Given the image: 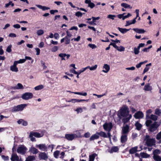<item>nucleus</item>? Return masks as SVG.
Segmentation results:
<instances>
[{
	"label": "nucleus",
	"mask_w": 161,
	"mask_h": 161,
	"mask_svg": "<svg viewBox=\"0 0 161 161\" xmlns=\"http://www.w3.org/2000/svg\"><path fill=\"white\" fill-rule=\"evenodd\" d=\"M161 153V151L158 149H156L154 150L153 152V156L158 155Z\"/></svg>",
	"instance_id": "e433bc0d"
},
{
	"label": "nucleus",
	"mask_w": 161,
	"mask_h": 161,
	"mask_svg": "<svg viewBox=\"0 0 161 161\" xmlns=\"http://www.w3.org/2000/svg\"><path fill=\"white\" fill-rule=\"evenodd\" d=\"M97 67V65L96 64L94 66H93L91 68H90V70H95Z\"/></svg>",
	"instance_id": "5fc2aeb1"
},
{
	"label": "nucleus",
	"mask_w": 161,
	"mask_h": 161,
	"mask_svg": "<svg viewBox=\"0 0 161 161\" xmlns=\"http://www.w3.org/2000/svg\"><path fill=\"white\" fill-rule=\"evenodd\" d=\"M116 49L119 52H122L125 51V48L123 46H121L119 47H118Z\"/></svg>",
	"instance_id": "a18cd8bd"
},
{
	"label": "nucleus",
	"mask_w": 161,
	"mask_h": 161,
	"mask_svg": "<svg viewBox=\"0 0 161 161\" xmlns=\"http://www.w3.org/2000/svg\"><path fill=\"white\" fill-rule=\"evenodd\" d=\"M33 136H33V135H31V133H30V135H29V137L30 138L32 142L35 141L36 139L34 137H33Z\"/></svg>",
	"instance_id": "4d7b16f0"
},
{
	"label": "nucleus",
	"mask_w": 161,
	"mask_h": 161,
	"mask_svg": "<svg viewBox=\"0 0 161 161\" xmlns=\"http://www.w3.org/2000/svg\"><path fill=\"white\" fill-rule=\"evenodd\" d=\"M66 53H61L59 54L58 56L62 58V60H65V59L64 57H66Z\"/></svg>",
	"instance_id": "c03bdc74"
},
{
	"label": "nucleus",
	"mask_w": 161,
	"mask_h": 161,
	"mask_svg": "<svg viewBox=\"0 0 161 161\" xmlns=\"http://www.w3.org/2000/svg\"><path fill=\"white\" fill-rule=\"evenodd\" d=\"M58 12V10H52L50 11V13L51 14H54L55 13Z\"/></svg>",
	"instance_id": "774afa93"
},
{
	"label": "nucleus",
	"mask_w": 161,
	"mask_h": 161,
	"mask_svg": "<svg viewBox=\"0 0 161 161\" xmlns=\"http://www.w3.org/2000/svg\"><path fill=\"white\" fill-rule=\"evenodd\" d=\"M11 47L12 45H10L9 46H8L6 49V51L8 53L11 52L12 51L11 49Z\"/></svg>",
	"instance_id": "09e8293b"
},
{
	"label": "nucleus",
	"mask_w": 161,
	"mask_h": 161,
	"mask_svg": "<svg viewBox=\"0 0 161 161\" xmlns=\"http://www.w3.org/2000/svg\"><path fill=\"white\" fill-rule=\"evenodd\" d=\"M141 157L143 158H147L149 157L150 155L145 153H140Z\"/></svg>",
	"instance_id": "ea45409f"
},
{
	"label": "nucleus",
	"mask_w": 161,
	"mask_h": 161,
	"mask_svg": "<svg viewBox=\"0 0 161 161\" xmlns=\"http://www.w3.org/2000/svg\"><path fill=\"white\" fill-rule=\"evenodd\" d=\"M25 61V59H20L18 61H15V62L17 64H20L23 63H24Z\"/></svg>",
	"instance_id": "a19ab883"
},
{
	"label": "nucleus",
	"mask_w": 161,
	"mask_h": 161,
	"mask_svg": "<svg viewBox=\"0 0 161 161\" xmlns=\"http://www.w3.org/2000/svg\"><path fill=\"white\" fill-rule=\"evenodd\" d=\"M80 38V36H78L76 38H74L71 39V41L74 40L75 41L78 42L79 41Z\"/></svg>",
	"instance_id": "bf43d9fd"
},
{
	"label": "nucleus",
	"mask_w": 161,
	"mask_h": 161,
	"mask_svg": "<svg viewBox=\"0 0 161 161\" xmlns=\"http://www.w3.org/2000/svg\"><path fill=\"white\" fill-rule=\"evenodd\" d=\"M38 157L40 159L46 160L48 158V156L46 153L44 152H40L39 154Z\"/></svg>",
	"instance_id": "f8f14e48"
},
{
	"label": "nucleus",
	"mask_w": 161,
	"mask_h": 161,
	"mask_svg": "<svg viewBox=\"0 0 161 161\" xmlns=\"http://www.w3.org/2000/svg\"><path fill=\"white\" fill-rule=\"evenodd\" d=\"M15 89H23V85L20 83H19L17 84V86L14 87Z\"/></svg>",
	"instance_id": "f704fd0d"
},
{
	"label": "nucleus",
	"mask_w": 161,
	"mask_h": 161,
	"mask_svg": "<svg viewBox=\"0 0 161 161\" xmlns=\"http://www.w3.org/2000/svg\"><path fill=\"white\" fill-rule=\"evenodd\" d=\"M92 19L93 22H95L97 20H98L100 19V17H92Z\"/></svg>",
	"instance_id": "864d4df0"
},
{
	"label": "nucleus",
	"mask_w": 161,
	"mask_h": 161,
	"mask_svg": "<svg viewBox=\"0 0 161 161\" xmlns=\"http://www.w3.org/2000/svg\"><path fill=\"white\" fill-rule=\"evenodd\" d=\"M121 5L122 7H124L126 8H129L131 9L132 8V7H130V5L126 3H122L121 4Z\"/></svg>",
	"instance_id": "473e14b6"
},
{
	"label": "nucleus",
	"mask_w": 161,
	"mask_h": 161,
	"mask_svg": "<svg viewBox=\"0 0 161 161\" xmlns=\"http://www.w3.org/2000/svg\"><path fill=\"white\" fill-rule=\"evenodd\" d=\"M135 125L136 127V129L139 130L141 129L142 126V125L138 121L136 122Z\"/></svg>",
	"instance_id": "a878e982"
},
{
	"label": "nucleus",
	"mask_w": 161,
	"mask_h": 161,
	"mask_svg": "<svg viewBox=\"0 0 161 161\" xmlns=\"http://www.w3.org/2000/svg\"><path fill=\"white\" fill-rule=\"evenodd\" d=\"M44 32L43 30L40 29L37 31L36 33L38 36H40L43 34Z\"/></svg>",
	"instance_id": "79ce46f5"
},
{
	"label": "nucleus",
	"mask_w": 161,
	"mask_h": 161,
	"mask_svg": "<svg viewBox=\"0 0 161 161\" xmlns=\"http://www.w3.org/2000/svg\"><path fill=\"white\" fill-rule=\"evenodd\" d=\"M155 114L158 116H160L161 115V110L158 108H156L155 110Z\"/></svg>",
	"instance_id": "4c0bfd02"
},
{
	"label": "nucleus",
	"mask_w": 161,
	"mask_h": 161,
	"mask_svg": "<svg viewBox=\"0 0 161 161\" xmlns=\"http://www.w3.org/2000/svg\"><path fill=\"white\" fill-rule=\"evenodd\" d=\"M144 90L146 91H151L152 90V87L149 84H146L145 86Z\"/></svg>",
	"instance_id": "393cba45"
},
{
	"label": "nucleus",
	"mask_w": 161,
	"mask_h": 161,
	"mask_svg": "<svg viewBox=\"0 0 161 161\" xmlns=\"http://www.w3.org/2000/svg\"><path fill=\"white\" fill-rule=\"evenodd\" d=\"M30 151L33 154H36L38 153V150L35 147H32L30 149Z\"/></svg>",
	"instance_id": "412c9836"
},
{
	"label": "nucleus",
	"mask_w": 161,
	"mask_h": 161,
	"mask_svg": "<svg viewBox=\"0 0 161 161\" xmlns=\"http://www.w3.org/2000/svg\"><path fill=\"white\" fill-rule=\"evenodd\" d=\"M152 111L151 109H149L147 110L146 112V119H147L149 118V114L152 113Z\"/></svg>",
	"instance_id": "cd10ccee"
},
{
	"label": "nucleus",
	"mask_w": 161,
	"mask_h": 161,
	"mask_svg": "<svg viewBox=\"0 0 161 161\" xmlns=\"http://www.w3.org/2000/svg\"><path fill=\"white\" fill-rule=\"evenodd\" d=\"M149 69V67L147 66V65H146V67L144 69L143 73L144 74L145 73L147 72L148 70Z\"/></svg>",
	"instance_id": "6e6d98bb"
},
{
	"label": "nucleus",
	"mask_w": 161,
	"mask_h": 161,
	"mask_svg": "<svg viewBox=\"0 0 161 161\" xmlns=\"http://www.w3.org/2000/svg\"><path fill=\"white\" fill-rule=\"evenodd\" d=\"M90 134L89 132L86 133L84 135V136L86 138H88L90 136Z\"/></svg>",
	"instance_id": "13d9d810"
},
{
	"label": "nucleus",
	"mask_w": 161,
	"mask_h": 161,
	"mask_svg": "<svg viewBox=\"0 0 161 161\" xmlns=\"http://www.w3.org/2000/svg\"><path fill=\"white\" fill-rule=\"evenodd\" d=\"M67 35L65 37V44H68L70 42V37L72 34L68 31H66Z\"/></svg>",
	"instance_id": "9d476101"
},
{
	"label": "nucleus",
	"mask_w": 161,
	"mask_h": 161,
	"mask_svg": "<svg viewBox=\"0 0 161 161\" xmlns=\"http://www.w3.org/2000/svg\"><path fill=\"white\" fill-rule=\"evenodd\" d=\"M58 50V47L57 46H54L52 49V52H55L57 51Z\"/></svg>",
	"instance_id": "052dcab7"
},
{
	"label": "nucleus",
	"mask_w": 161,
	"mask_h": 161,
	"mask_svg": "<svg viewBox=\"0 0 161 161\" xmlns=\"http://www.w3.org/2000/svg\"><path fill=\"white\" fill-rule=\"evenodd\" d=\"M118 29L122 33H125L128 31L129 30L125 28H122L120 27H118Z\"/></svg>",
	"instance_id": "c756f323"
},
{
	"label": "nucleus",
	"mask_w": 161,
	"mask_h": 161,
	"mask_svg": "<svg viewBox=\"0 0 161 161\" xmlns=\"http://www.w3.org/2000/svg\"><path fill=\"white\" fill-rule=\"evenodd\" d=\"M119 150V148L117 147H112L110 150L109 151L110 153H112L113 152H116Z\"/></svg>",
	"instance_id": "b1692460"
},
{
	"label": "nucleus",
	"mask_w": 161,
	"mask_h": 161,
	"mask_svg": "<svg viewBox=\"0 0 161 161\" xmlns=\"http://www.w3.org/2000/svg\"><path fill=\"white\" fill-rule=\"evenodd\" d=\"M95 6V4L91 2V3H90L89 5H88V6L90 7L91 8H94Z\"/></svg>",
	"instance_id": "680f3d73"
},
{
	"label": "nucleus",
	"mask_w": 161,
	"mask_h": 161,
	"mask_svg": "<svg viewBox=\"0 0 161 161\" xmlns=\"http://www.w3.org/2000/svg\"><path fill=\"white\" fill-rule=\"evenodd\" d=\"M36 147L38 148L40 150L42 151H47V147L44 144H41L38 145H36Z\"/></svg>",
	"instance_id": "9b49d317"
},
{
	"label": "nucleus",
	"mask_w": 161,
	"mask_h": 161,
	"mask_svg": "<svg viewBox=\"0 0 161 161\" xmlns=\"http://www.w3.org/2000/svg\"><path fill=\"white\" fill-rule=\"evenodd\" d=\"M44 88V86L42 85H39L34 87V89L35 90L38 91Z\"/></svg>",
	"instance_id": "72a5a7b5"
},
{
	"label": "nucleus",
	"mask_w": 161,
	"mask_h": 161,
	"mask_svg": "<svg viewBox=\"0 0 161 161\" xmlns=\"http://www.w3.org/2000/svg\"><path fill=\"white\" fill-rule=\"evenodd\" d=\"M96 153H93L89 156V161H94V159L97 156Z\"/></svg>",
	"instance_id": "2f4dec72"
},
{
	"label": "nucleus",
	"mask_w": 161,
	"mask_h": 161,
	"mask_svg": "<svg viewBox=\"0 0 161 161\" xmlns=\"http://www.w3.org/2000/svg\"><path fill=\"white\" fill-rule=\"evenodd\" d=\"M10 159L11 161H19V158L16 154L13 153L12 154Z\"/></svg>",
	"instance_id": "dca6fc26"
},
{
	"label": "nucleus",
	"mask_w": 161,
	"mask_h": 161,
	"mask_svg": "<svg viewBox=\"0 0 161 161\" xmlns=\"http://www.w3.org/2000/svg\"><path fill=\"white\" fill-rule=\"evenodd\" d=\"M103 126L105 130L110 131L113 127V125L111 123H106L103 125Z\"/></svg>",
	"instance_id": "6e6552de"
},
{
	"label": "nucleus",
	"mask_w": 161,
	"mask_h": 161,
	"mask_svg": "<svg viewBox=\"0 0 161 161\" xmlns=\"http://www.w3.org/2000/svg\"><path fill=\"white\" fill-rule=\"evenodd\" d=\"M59 153L60 152L59 151H56L54 152L53 153L54 157L55 158H57L58 156Z\"/></svg>",
	"instance_id": "de8ad7c7"
},
{
	"label": "nucleus",
	"mask_w": 161,
	"mask_h": 161,
	"mask_svg": "<svg viewBox=\"0 0 161 161\" xmlns=\"http://www.w3.org/2000/svg\"><path fill=\"white\" fill-rule=\"evenodd\" d=\"M139 48L137 47V48L135 47L134 49V53L135 54H138L139 53Z\"/></svg>",
	"instance_id": "37998d69"
},
{
	"label": "nucleus",
	"mask_w": 161,
	"mask_h": 161,
	"mask_svg": "<svg viewBox=\"0 0 161 161\" xmlns=\"http://www.w3.org/2000/svg\"><path fill=\"white\" fill-rule=\"evenodd\" d=\"M27 150L26 147L23 145L19 146L17 150L18 153L21 154H25Z\"/></svg>",
	"instance_id": "20e7f679"
},
{
	"label": "nucleus",
	"mask_w": 161,
	"mask_h": 161,
	"mask_svg": "<svg viewBox=\"0 0 161 161\" xmlns=\"http://www.w3.org/2000/svg\"><path fill=\"white\" fill-rule=\"evenodd\" d=\"M99 138V136L97 132L96 134L92 135L91 137L90 138V141H93L95 139H98Z\"/></svg>",
	"instance_id": "aec40b11"
},
{
	"label": "nucleus",
	"mask_w": 161,
	"mask_h": 161,
	"mask_svg": "<svg viewBox=\"0 0 161 161\" xmlns=\"http://www.w3.org/2000/svg\"><path fill=\"white\" fill-rule=\"evenodd\" d=\"M119 112L121 116L124 118L122 121L124 124L128 122L132 117V115L129 114V109L127 106H123L120 109Z\"/></svg>",
	"instance_id": "f257e3e1"
},
{
	"label": "nucleus",
	"mask_w": 161,
	"mask_h": 161,
	"mask_svg": "<svg viewBox=\"0 0 161 161\" xmlns=\"http://www.w3.org/2000/svg\"><path fill=\"white\" fill-rule=\"evenodd\" d=\"M129 127L127 125H126L123 126L122 130V134H126L129 131Z\"/></svg>",
	"instance_id": "ddd939ff"
},
{
	"label": "nucleus",
	"mask_w": 161,
	"mask_h": 161,
	"mask_svg": "<svg viewBox=\"0 0 161 161\" xmlns=\"http://www.w3.org/2000/svg\"><path fill=\"white\" fill-rule=\"evenodd\" d=\"M13 26L14 28L16 29L19 28L20 27V25L18 24L14 25H13Z\"/></svg>",
	"instance_id": "e2e57ef3"
},
{
	"label": "nucleus",
	"mask_w": 161,
	"mask_h": 161,
	"mask_svg": "<svg viewBox=\"0 0 161 161\" xmlns=\"http://www.w3.org/2000/svg\"><path fill=\"white\" fill-rule=\"evenodd\" d=\"M158 116L157 115L154 114H152L150 115L149 118H150V119L153 121L156 122V121L158 120Z\"/></svg>",
	"instance_id": "4be33fe9"
},
{
	"label": "nucleus",
	"mask_w": 161,
	"mask_h": 161,
	"mask_svg": "<svg viewBox=\"0 0 161 161\" xmlns=\"http://www.w3.org/2000/svg\"><path fill=\"white\" fill-rule=\"evenodd\" d=\"M126 25H125V26H127L131 24H132L131 21H126Z\"/></svg>",
	"instance_id": "338daca9"
},
{
	"label": "nucleus",
	"mask_w": 161,
	"mask_h": 161,
	"mask_svg": "<svg viewBox=\"0 0 161 161\" xmlns=\"http://www.w3.org/2000/svg\"><path fill=\"white\" fill-rule=\"evenodd\" d=\"M88 46H89L90 48H92V49H94L97 48V46L95 45L94 44H89L88 45Z\"/></svg>",
	"instance_id": "8fccbe9b"
},
{
	"label": "nucleus",
	"mask_w": 161,
	"mask_h": 161,
	"mask_svg": "<svg viewBox=\"0 0 161 161\" xmlns=\"http://www.w3.org/2000/svg\"><path fill=\"white\" fill-rule=\"evenodd\" d=\"M135 69V68L134 67L132 66L131 67H128L126 68V69L128 70H134Z\"/></svg>",
	"instance_id": "69168bd1"
},
{
	"label": "nucleus",
	"mask_w": 161,
	"mask_h": 161,
	"mask_svg": "<svg viewBox=\"0 0 161 161\" xmlns=\"http://www.w3.org/2000/svg\"><path fill=\"white\" fill-rule=\"evenodd\" d=\"M33 97V94L31 92H27L23 94L21 96L22 98L24 100H28L31 99Z\"/></svg>",
	"instance_id": "39448f33"
},
{
	"label": "nucleus",
	"mask_w": 161,
	"mask_h": 161,
	"mask_svg": "<svg viewBox=\"0 0 161 161\" xmlns=\"http://www.w3.org/2000/svg\"><path fill=\"white\" fill-rule=\"evenodd\" d=\"M98 134V135H100L101 136L103 137L104 138H107L108 137L107 136V135L106 133L103 131H100L99 132H97Z\"/></svg>",
	"instance_id": "7c9ffc66"
},
{
	"label": "nucleus",
	"mask_w": 161,
	"mask_h": 161,
	"mask_svg": "<svg viewBox=\"0 0 161 161\" xmlns=\"http://www.w3.org/2000/svg\"><path fill=\"white\" fill-rule=\"evenodd\" d=\"M31 135H33V136L36 137H41L43 136V134H41L36 132H31Z\"/></svg>",
	"instance_id": "a211bd4d"
},
{
	"label": "nucleus",
	"mask_w": 161,
	"mask_h": 161,
	"mask_svg": "<svg viewBox=\"0 0 161 161\" xmlns=\"http://www.w3.org/2000/svg\"><path fill=\"white\" fill-rule=\"evenodd\" d=\"M146 121L145 122V125L147 127L149 126L152 123V121L150 118L146 119Z\"/></svg>",
	"instance_id": "bb28decb"
},
{
	"label": "nucleus",
	"mask_w": 161,
	"mask_h": 161,
	"mask_svg": "<svg viewBox=\"0 0 161 161\" xmlns=\"http://www.w3.org/2000/svg\"><path fill=\"white\" fill-rule=\"evenodd\" d=\"M83 14L80 11H78L75 13V15L78 17H81Z\"/></svg>",
	"instance_id": "3c124183"
},
{
	"label": "nucleus",
	"mask_w": 161,
	"mask_h": 161,
	"mask_svg": "<svg viewBox=\"0 0 161 161\" xmlns=\"http://www.w3.org/2000/svg\"><path fill=\"white\" fill-rule=\"evenodd\" d=\"M116 16L114 15L109 14L108 15V18L111 19L112 20H114V18L116 17Z\"/></svg>",
	"instance_id": "49530a36"
},
{
	"label": "nucleus",
	"mask_w": 161,
	"mask_h": 161,
	"mask_svg": "<svg viewBox=\"0 0 161 161\" xmlns=\"http://www.w3.org/2000/svg\"><path fill=\"white\" fill-rule=\"evenodd\" d=\"M103 68L104 69L102 70V71L104 73H107L109 71L110 67L109 65L107 64H104L103 66Z\"/></svg>",
	"instance_id": "2eb2a0df"
},
{
	"label": "nucleus",
	"mask_w": 161,
	"mask_h": 161,
	"mask_svg": "<svg viewBox=\"0 0 161 161\" xmlns=\"http://www.w3.org/2000/svg\"><path fill=\"white\" fill-rule=\"evenodd\" d=\"M2 157L4 160H8L9 159V158L8 156H5L4 155H2Z\"/></svg>",
	"instance_id": "0e129e2a"
},
{
	"label": "nucleus",
	"mask_w": 161,
	"mask_h": 161,
	"mask_svg": "<svg viewBox=\"0 0 161 161\" xmlns=\"http://www.w3.org/2000/svg\"><path fill=\"white\" fill-rule=\"evenodd\" d=\"M133 30L139 34H143L145 32L144 29H139L137 28H134Z\"/></svg>",
	"instance_id": "6ab92c4d"
},
{
	"label": "nucleus",
	"mask_w": 161,
	"mask_h": 161,
	"mask_svg": "<svg viewBox=\"0 0 161 161\" xmlns=\"http://www.w3.org/2000/svg\"><path fill=\"white\" fill-rule=\"evenodd\" d=\"M121 142L122 143L125 142L127 140V135L122 134L121 137Z\"/></svg>",
	"instance_id": "f3484780"
},
{
	"label": "nucleus",
	"mask_w": 161,
	"mask_h": 161,
	"mask_svg": "<svg viewBox=\"0 0 161 161\" xmlns=\"http://www.w3.org/2000/svg\"><path fill=\"white\" fill-rule=\"evenodd\" d=\"M80 133L79 132L78 136L75 134H68L65 135V137L68 140H72L75 138L80 137Z\"/></svg>",
	"instance_id": "423d86ee"
},
{
	"label": "nucleus",
	"mask_w": 161,
	"mask_h": 161,
	"mask_svg": "<svg viewBox=\"0 0 161 161\" xmlns=\"http://www.w3.org/2000/svg\"><path fill=\"white\" fill-rule=\"evenodd\" d=\"M159 125L157 124L156 122H154L153 124L151 125L149 128V130L153 132L156 130Z\"/></svg>",
	"instance_id": "0eeeda50"
},
{
	"label": "nucleus",
	"mask_w": 161,
	"mask_h": 161,
	"mask_svg": "<svg viewBox=\"0 0 161 161\" xmlns=\"http://www.w3.org/2000/svg\"><path fill=\"white\" fill-rule=\"evenodd\" d=\"M75 111L77 112V113L78 114L79 113L82 112H83V110L81 108H79L76 109Z\"/></svg>",
	"instance_id": "603ef678"
},
{
	"label": "nucleus",
	"mask_w": 161,
	"mask_h": 161,
	"mask_svg": "<svg viewBox=\"0 0 161 161\" xmlns=\"http://www.w3.org/2000/svg\"><path fill=\"white\" fill-rule=\"evenodd\" d=\"M138 147L137 146L133 147L130 149L129 151V153L130 154H133L136 152L137 151Z\"/></svg>",
	"instance_id": "5701e85b"
},
{
	"label": "nucleus",
	"mask_w": 161,
	"mask_h": 161,
	"mask_svg": "<svg viewBox=\"0 0 161 161\" xmlns=\"http://www.w3.org/2000/svg\"><path fill=\"white\" fill-rule=\"evenodd\" d=\"M27 106L26 104H21L14 106L12 109L13 111L14 112L22 111Z\"/></svg>",
	"instance_id": "7ed1b4c3"
},
{
	"label": "nucleus",
	"mask_w": 161,
	"mask_h": 161,
	"mask_svg": "<svg viewBox=\"0 0 161 161\" xmlns=\"http://www.w3.org/2000/svg\"><path fill=\"white\" fill-rule=\"evenodd\" d=\"M17 64L14 62L13 65L10 66V70L13 72H17L18 71V68L17 67Z\"/></svg>",
	"instance_id": "4468645a"
},
{
	"label": "nucleus",
	"mask_w": 161,
	"mask_h": 161,
	"mask_svg": "<svg viewBox=\"0 0 161 161\" xmlns=\"http://www.w3.org/2000/svg\"><path fill=\"white\" fill-rule=\"evenodd\" d=\"M153 158L155 161H161V157L158 155L153 156Z\"/></svg>",
	"instance_id": "58836bf2"
},
{
	"label": "nucleus",
	"mask_w": 161,
	"mask_h": 161,
	"mask_svg": "<svg viewBox=\"0 0 161 161\" xmlns=\"http://www.w3.org/2000/svg\"><path fill=\"white\" fill-rule=\"evenodd\" d=\"M69 92L71 93H73L75 94H78V95H82V96H86L87 95V93L86 92L82 93L81 92H72L70 91H69Z\"/></svg>",
	"instance_id": "c9c22d12"
},
{
	"label": "nucleus",
	"mask_w": 161,
	"mask_h": 161,
	"mask_svg": "<svg viewBox=\"0 0 161 161\" xmlns=\"http://www.w3.org/2000/svg\"><path fill=\"white\" fill-rule=\"evenodd\" d=\"M144 115L141 111H139L136 113L134 115V117L136 119H141L143 118Z\"/></svg>",
	"instance_id": "1a4fd4ad"
},
{
	"label": "nucleus",
	"mask_w": 161,
	"mask_h": 161,
	"mask_svg": "<svg viewBox=\"0 0 161 161\" xmlns=\"http://www.w3.org/2000/svg\"><path fill=\"white\" fill-rule=\"evenodd\" d=\"M144 140L146 141L145 144L147 146H152L155 145V139L150 138L148 135L146 136Z\"/></svg>",
	"instance_id": "f03ea898"
},
{
	"label": "nucleus",
	"mask_w": 161,
	"mask_h": 161,
	"mask_svg": "<svg viewBox=\"0 0 161 161\" xmlns=\"http://www.w3.org/2000/svg\"><path fill=\"white\" fill-rule=\"evenodd\" d=\"M35 159V157L34 156H28L25 161H32Z\"/></svg>",
	"instance_id": "c85d7f7f"
}]
</instances>
